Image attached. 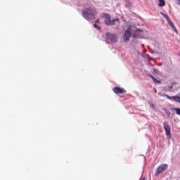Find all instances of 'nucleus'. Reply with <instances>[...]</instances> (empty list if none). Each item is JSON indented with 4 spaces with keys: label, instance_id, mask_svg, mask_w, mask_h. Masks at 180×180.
<instances>
[{
    "label": "nucleus",
    "instance_id": "nucleus-1",
    "mask_svg": "<svg viewBox=\"0 0 180 180\" xmlns=\"http://www.w3.org/2000/svg\"><path fill=\"white\" fill-rule=\"evenodd\" d=\"M96 14V10L91 7L84 8L82 12L84 18H85V19L87 20H89L90 19H95Z\"/></svg>",
    "mask_w": 180,
    "mask_h": 180
},
{
    "label": "nucleus",
    "instance_id": "nucleus-2",
    "mask_svg": "<svg viewBox=\"0 0 180 180\" xmlns=\"http://www.w3.org/2000/svg\"><path fill=\"white\" fill-rule=\"evenodd\" d=\"M102 18L105 19V25H107V26H113L115 25V23H116V22H120V20L118 18L112 19V17L109 14H104L103 15H102Z\"/></svg>",
    "mask_w": 180,
    "mask_h": 180
},
{
    "label": "nucleus",
    "instance_id": "nucleus-3",
    "mask_svg": "<svg viewBox=\"0 0 180 180\" xmlns=\"http://www.w3.org/2000/svg\"><path fill=\"white\" fill-rule=\"evenodd\" d=\"M105 39L106 42L108 43V44H110L112 43H116L117 41V37H116V34L110 32H107L105 34Z\"/></svg>",
    "mask_w": 180,
    "mask_h": 180
},
{
    "label": "nucleus",
    "instance_id": "nucleus-4",
    "mask_svg": "<svg viewBox=\"0 0 180 180\" xmlns=\"http://www.w3.org/2000/svg\"><path fill=\"white\" fill-rule=\"evenodd\" d=\"M168 169V165L162 164L160 165L156 169L155 172V175H160V174H162V172H165Z\"/></svg>",
    "mask_w": 180,
    "mask_h": 180
},
{
    "label": "nucleus",
    "instance_id": "nucleus-5",
    "mask_svg": "<svg viewBox=\"0 0 180 180\" xmlns=\"http://www.w3.org/2000/svg\"><path fill=\"white\" fill-rule=\"evenodd\" d=\"M130 37H131V27H129L124 32V34L123 36V41H129V40H130Z\"/></svg>",
    "mask_w": 180,
    "mask_h": 180
},
{
    "label": "nucleus",
    "instance_id": "nucleus-6",
    "mask_svg": "<svg viewBox=\"0 0 180 180\" xmlns=\"http://www.w3.org/2000/svg\"><path fill=\"white\" fill-rule=\"evenodd\" d=\"M163 126H164V129H165V133H166V136L168 137V139H170V137H171V127H169V124H168V122H165L163 123Z\"/></svg>",
    "mask_w": 180,
    "mask_h": 180
},
{
    "label": "nucleus",
    "instance_id": "nucleus-7",
    "mask_svg": "<svg viewBox=\"0 0 180 180\" xmlns=\"http://www.w3.org/2000/svg\"><path fill=\"white\" fill-rule=\"evenodd\" d=\"M112 91L114 92V94H126V91L124 90V89L123 88H120V87H114L112 89Z\"/></svg>",
    "mask_w": 180,
    "mask_h": 180
},
{
    "label": "nucleus",
    "instance_id": "nucleus-8",
    "mask_svg": "<svg viewBox=\"0 0 180 180\" xmlns=\"http://www.w3.org/2000/svg\"><path fill=\"white\" fill-rule=\"evenodd\" d=\"M169 23V26H170V27H172V29L176 32L178 33V30H176V27H175V25H174V22H172V21H171V20H169V21H167Z\"/></svg>",
    "mask_w": 180,
    "mask_h": 180
},
{
    "label": "nucleus",
    "instance_id": "nucleus-9",
    "mask_svg": "<svg viewBox=\"0 0 180 180\" xmlns=\"http://www.w3.org/2000/svg\"><path fill=\"white\" fill-rule=\"evenodd\" d=\"M148 76L149 77V78H151V79H153V81L155 84H161V81L157 79V78L154 77V76H153V75L149 74Z\"/></svg>",
    "mask_w": 180,
    "mask_h": 180
},
{
    "label": "nucleus",
    "instance_id": "nucleus-10",
    "mask_svg": "<svg viewBox=\"0 0 180 180\" xmlns=\"http://www.w3.org/2000/svg\"><path fill=\"white\" fill-rule=\"evenodd\" d=\"M173 101L175 102H177L178 103H180V96H174L171 97Z\"/></svg>",
    "mask_w": 180,
    "mask_h": 180
},
{
    "label": "nucleus",
    "instance_id": "nucleus-11",
    "mask_svg": "<svg viewBox=\"0 0 180 180\" xmlns=\"http://www.w3.org/2000/svg\"><path fill=\"white\" fill-rule=\"evenodd\" d=\"M158 6H160V8H162V6H165V0H160Z\"/></svg>",
    "mask_w": 180,
    "mask_h": 180
},
{
    "label": "nucleus",
    "instance_id": "nucleus-12",
    "mask_svg": "<svg viewBox=\"0 0 180 180\" xmlns=\"http://www.w3.org/2000/svg\"><path fill=\"white\" fill-rule=\"evenodd\" d=\"M161 15H162L163 18H165V19H166V20H167V22H168L169 20H171L169 19V17L167 15L165 14L164 13H161Z\"/></svg>",
    "mask_w": 180,
    "mask_h": 180
},
{
    "label": "nucleus",
    "instance_id": "nucleus-13",
    "mask_svg": "<svg viewBox=\"0 0 180 180\" xmlns=\"http://www.w3.org/2000/svg\"><path fill=\"white\" fill-rule=\"evenodd\" d=\"M174 110L176 111V115L180 116V108H174Z\"/></svg>",
    "mask_w": 180,
    "mask_h": 180
},
{
    "label": "nucleus",
    "instance_id": "nucleus-14",
    "mask_svg": "<svg viewBox=\"0 0 180 180\" xmlns=\"http://www.w3.org/2000/svg\"><path fill=\"white\" fill-rule=\"evenodd\" d=\"M94 27L96 29H98V30H100V29H101V27L98 26V25H96V24H94Z\"/></svg>",
    "mask_w": 180,
    "mask_h": 180
},
{
    "label": "nucleus",
    "instance_id": "nucleus-15",
    "mask_svg": "<svg viewBox=\"0 0 180 180\" xmlns=\"http://www.w3.org/2000/svg\"><path fill=\"white\" fill-rule=\"evenodd\" d=\"M153 72H154V74H158V70L153 69Z\"/></svg>",
    "mask_w": 180,
    "mask_h": 180
},
{
    "label": "nucleus",
    "instance_id": "nucleus-16",
    "mask_svg": "<svg viewBox=\"0 0 180 180\" xmlns=\"http://www.w3.org/2000/svg\"><path fill=\"white\" fill-rule=\"evenodd\" d=\"M137 32H143V30L136 29V30H135V33H137Z\"/></svg>",
    "mask_w": 180,
    "mask_h": 180
},
{
    "label": "nucleus",
    "instance_id": "nucleus-17",
    "mask_svg": "<svg viewBox=\"0 0 180 180\" xmlns=\"http://www.w3.org/2000/svg\"><path fill=\"white\" fill-rule=\"evenodd\" d=\"M178 5H180V0H176Z\"/></svg>",
    "mask_w": 180,
    "mask_h": 180
},
{
    "label": "nucleus",
    "instance_id": "nucleus-18",
    "mask_svg": "<svg viewBox=\"0 0 180 180\" xmlns=\"http://www.w3.org/2000/svg\"><path fill=\"white\" fill-rule=\"evenodd\" d=\"M143 57L144 58H147V55H143Z\"/></svg>",
    "mask_w": 180,
    "mask_h": 180
},
{
    "label": "nucleus",
    "instance_id": "nucleus-19",
    "mask_svg": "<svg viewBox=\"0 0 180 180\" xmlns=\"http://www.w3.org/2000/svg\"><path fill=\"white\" fill-rule=\"evenodd\" d=\"M96 23H99V20H96Z\"/></svg>",
    "mask_w": 180,
    "mask_h": 180
},
{
    "label": "nucleus",
    "instance_id": "nucleus-20",
    "mask_svg": "<svg viewBox=\"0 0 180 180\" xmlns=\"http://www.w3.org/2000/svg\"><path fill=\"white\" fill-rule=\"evenodd\" d=\"M141 180H144V178H143V179H141Z\"/></svg>",
    "mask_w": 180,
    "mask_h": 180
}]
</instances>
